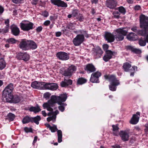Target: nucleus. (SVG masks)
<instances>
[{
    "label": "nucleus",
    "instance_id": "40",
    "mask_svg": "<svg viewBox=\"0 0 148 148\" xmlns=\"http://www.w3.org/2000/svg\"><path fill=\"white\" fill-rule=\"evenodd\" d=\"M60 106H58L59 110L62 112H63L65 109V107L67 105L66 103H62L61 104H59Z\"/></svg>",
    "mask_w": 148,
    "mask_h": 148
},
{
    "label": "nucleus",
    "instance_id": "60",
    "mask_svg": "<svg viewBox=\"0 0 148 148\" xmlns=\"http://www.w3.org/2000/svg\"><path fill=\"white\" fill-rule=\"evenodd\" d=\"M50 23V22L49 20H47L44 23V24L45 26H48Z\"/></svg>",
    "mask_w": 148,
    "mask_h": 148
},
{
    "label": "nucleus",
    "instance_id": "3",
    "mask_svg": "<svg viewBox=\"0 0 148 148\" xmlns=\"http://www.w3.org/2000/svg\"><path fill=\"white\" fill-rule=\"evenodd\" d=\"M106 79H108L110 82V85L109 86V89L112 91H115L116 90V86L119 85L120 82L114 76L111 75L110 77L107 75L104 76Z\"/></svg>",
    "mask_w": 148,
    "mask_h": 148
},
{
    "label": "nucleus",
    "instance_id": "45",
    "mask_svg": "<svg viewBox=\"0 0 148 148\" xmlns=\"http://www.w3.org/2000/svg\"><path fill=\"white\" fill-rule=\"evenodd\" d=\"M77 18L78 19L79 21L82 22L84 21V17L82 14H79L78 15L77 17Z\"/></svg>",
    "mask_w": 148,
    "mask_h": 148
},
{
    "label": "nucleus",
    "instance_id": "49",
    "mask_svg": "<svg viewBox=\"0 0 148 148\" xmlns=\"http://www.w3.org/2000/svg\"><path fill=\"white\" fill-rule=\"evenodd\" d=\"M9 28L5 27V29H0V33L1 34H4L8 32Z\"/></svg>",
    "mask_w": 148,
    "mask_h": 148
},
{
    "label": "nucleus",
    "instance_id": "57",
    "mask_svg": "<svg viewBox=\"0 0 148 148\" xmlns=\"http://www.w3.org/2000/svg\"><path fill=\"white\" fill-rule=\"evenodd\" d=\"M23 0H12V1L16 4H19L21 3Z\"/></svg>",
    "mask_w": 148,
    "mask_h": 148
},
{
    "label": "nucleus",
    "instance_id": "35",
    "mask_svg": "<svg viewBox=\"0 0 148 148\" xmlns=\"http://www.w3.org/2000/svg\"><path fill=\"white\" fill-rule=\"evenodd\" d=\"M15 115L11 113H9L7 116L6 119H8L9 120V121H13L15 118Z\"/></svg>",
    "mask_w": 148,
    "mask_h": 148
},
{
    "label": "nucleus",
    "instance_id": "56",
    "mask_svg": "<svg viewBox=\"0 0 148 148\" xmlns=\"http://www.w3.org/2000/svg\"><path fill=\"white\" fill-rule=\"evenodd\" d=\"M108 45L107 44H104L103 46V47L104 50L106 51L108 50L107 49H108Z\"/></svg>",
    "mask_w": 148,
    "mask_h": 148
},
{
    "label": "nucleus",
    "instance_id": "2",
    "mask_svg": "<svg viewBox=\"0 0 148 148\" xmlns=\"http://www.w3.org/2000/svg\"><path fill=\"white\" fill-rule=\"evenodd\" d=\"M67 97L66 94H61L59 96L52 95L51 97L50 100H48L50 105H53L55 103H57L58 104H61L62 103H65V102Z\"/></svg>",
    "mask_w": 148,
    "mask_h": 148
},
{
    "label": "nucleus",
    "instance_id": "17",
    "mask_svg": "<svg viewBox=\"0 0 148 148\" xmlns=\"http://www.w3.org/2000/svg\"><path fill=\"white\" fill-rule=\"evenodd\" d=\"M52 3L58 7L66 8L67 6V3L61 0H51Z\"/></svg>",
    "mask_w": 148,
    "mask_h": 148
},
{
    "label": "nucleus",
    "instance_id": "44",
    "mask_svg": "<svg viewBox=\"0 0 148 148\" xmlns=\"http://www.w3.org/2000/svg\"><path fill=\"white\" fill-rule=\"evenodd\" d=\"M101 73L100 72L97 71L95 73H92V77H94L95 76L97 78V79H99V77L101 76Z\"/></svg>",
    "mask_w": 148,
    "mask_h": 148
},
{
    "label": "nucleus",
    "instance_id": "29",
    "mask_svg": "<svg viewBox=\"0 0 148 148\" xmlns=\"http://www.w3.org/2000/svg\"><path fill=\"white\" fill-rule=\"evenodd\" d=\"M63 68L61 69L60 72L62 75L66 76H69V77L71 76L72 74L68 70V68L64 71H63Z\"/></svg>",
    "mask_w": 148,
    "mask_h": 148
},
{
    "label": "nucleus",
    "instance_id": "39",
    "mask_svg": "<svg viewBox=\"0 0 148 148\" xmlns=\"http://www.w3.org/2000/svg\"><path fill=\"white\" fill-rule=\"evenodd\" d=\"M68 68L72 74L76 71L77 69L76 67L73 65H71Z\"/></svg>",
    "mask_w": 148,
    "mask_h": 148
},
{
    "label": "nucleus",
    "instance_id": "28",
    "mask_svg": "<svg viewBox=\"0 0 148 148\" xmlns=\"http://www.w3.org/2000/svg\"><path fill=\"white\" fill-rule=\"evenodd\" d=\"M41 110L38 104H36V106L31 107L29 109V110L30 112H33L34 113H36L40 112Z\"/></svg>",
    "mask_w": 148,
    "mask_h": 148
},
{
    "label": "nucleus",
    "instance_id": "51",
    "mask_svg": "<svg viewBox=\"0 0 148 148\" xmlns=\"http://www.w3.org/2000/svg\"><path fill=\"white\" fill-rule=\"evenodd\" d=\"M67 27L69 29H73L74 28V25L72 23H70L67 25Z\"/></svg>",
    "mask_w": 148,
    "mask_h": 148
},
{
    "label": "nucleus",
    "instance_id": "38",
    "mask_svg": "<svg viewBox=\"0 0 148 148\" xmlns=\"http://www.w3.org/2000/svg\"><path fill=\"white\" fill-rule=\"evenodd\" d=\"M86 79L82 77H81L78 79L77 83L78 84L81 85L86 83Z\"/></svg>",
    "mask_w": 148,
    "mask_h": 148
},
{
    "label": "nucleus",
    "instance_id": "9",
    "mask_svg": "<svg viewBox=\"0 0 148 148\" xmlns=\"http://www.w3.org/2000/svg\"><path fill=\"white\" fill-rule=\"evenodd\" d=\"M58 86L56 83H46L44 84V90H55L58 88Z\"/></svg>",
    "mask_w": 148,
    "mask_h": 148
},
{
    "label": "nucleus",
    "instance_id": "18",
    "mask_svg": "<svg viewBox=\"0 0 148 148\" xmlns=\"http://www.w3.org/2000/svg\"><path fill=\"white\" fill-rule=\"evenodd\" d=\"M119 134L121 139L123 141H128L129 139V132L126 130L121 131L119 132Z\"/></svg>",
    "mask_w": 148,
    "mask_h": 148
},
{
    "label": "nucleus",
    "instance_id": "33",
    "mask_svg": "<svg viewBox=\"0 0 148 148\" xmlns=\"http://www.w3.org/2000/svg\"><path fill=\"white\" fill-rule=\"evenodd\" d=\"M31 117L27 116L23 118L22 121V122L23 124L28 123L31 122Z\"/></svg>",
    "mask_w": 148,
    "mask_h": 148
},
{
    "label": "nucleus",
    "instance_id": "48",
    "mask_svg": "<svg viewBox=\"0 0 148 148\" xmlns=\"http://www.w3.org/2000/svg\"><path fill=\"white\" fill-rule=\"evenodd\" d=\"M58 17V15L56 14H54L52 16H51L49 17V18L51 21H54L57 19Z\"/></svg>",
    "mask_w": 148,
    "mask_h": 148
},
{
    "label": "nucleus",
    "instance_id": "62",
    "mask_svg": "<svg viewBox=\"0 0 148 148\" xmlns=\"http://www.w3.org/2000/svg\"><path fill=\"white\" fill-rule=\"evenodd\" d=\"M49 93L48 92L45 93L44 95V97L45 98H49Z\"/></svg>",
    "mask_w": 148,
    "mask_h": 148
},
{
    "label": "nucleus",
    "instance_id": "53",
    "mask_svg": "<svg viewBox=\"0 0 148 148\" xmlns=\"http://www.w3.org/2000/svg\"><path fill=\"white\" fill-rule=\"evenodd\" d=\"M24 130L26 132H32V129L31 128H28L27 127H25L24 128Z\"/></svg>",
    "mask_w": 148,
    "mask_h": 148
},
{
    "label": "nucleus",
    "instance_id": "37",
    "mask_svg": "<svg viewBox=\"0 0 148 148\" xmlns=\"http://www.w3.org/2000/svg\"><path fill=\"white\" fill-rule=\"evenodd\" d=\"M146 40L145 39H143L141 38L139 40L138 43L140 46H145L146 45Z\"/></svg>",
    "mask_w": 148,
    "mask_h": 148
},
{
    "label": "nucleus",
    "instance_id": "6",
    "mask_svg": "<svg viewBox=\"0 0 148 148\" xmlns=\"http://www.w3.org/2000/svg\"><path fill=\"white\" fill-rule=\"evenodd\" d=\"M85 38L83 34L77 35L73 40V44L75 46H79L84 41Z\"/></svg>",
    "mask_w": 148,
    "mask_h": 148
},
{
    "label": "nucleus",
    "instance_id": "8",
    "mask_svg": "<svg viewBox=\"0 0 148 148\" xmlns=\"http://www.w3.org/2000/svg\"><path fill=\"white\" fill-rule=\"evenodd\" d=\"M51 128L50 130L52 132H54L56 131H57V134L58 136V143H61L62 141V133L60 130H58L56 125H53V126L51 127Z\"/></svg>",
    "mask_w": 148,
    "mask_h": 148
},
{
    "label": "nucleus",
    "instance_id": "21",
    "mask_svg": "<svg viewBox=\"0 0 148 148\" xmlns=\"http://www.w3.org/2000/svg\"><path fill=\"white\" fill-rule=\"evenodd\" d=\"M105 38L108 42H113L114 40V37L113 35L109 32H106L104 36Z\"/></svg>",
    "mask_w": 148,
    "mask_h": 148
},
{
    "label": "nucleus",
    "instance_id": "1",
    "mask_svg": "<svg viewBox=\"0 0 148 148\" xmlns=\"http://www.w3.org/2000/svg\"><path fill=\"white\" fill-rule=\"evenodd\" d=\"M140 27L143 29H138L136 26L132 27L131 29L139 35L145 36L148 33V17L142 14L140 16Z\"/></svg>",
    "mask_w": 148,
    "mask_h": 148
},
{
    "label": "nucleus",
    "instance_id": "24",
    "mask_svg": "<svg viewBox=\"0 0 148 148\" xmlns=\"http://www.w3.org/2000/svg\"><path fill=\"white\" fill-rule=\"evenodd\" d=\"M85 69L87 71L88 73H90L94 72L95 71L96 68L92 64H89L86 65Z\"/></svg>",
    "mask_w": 148,
    "mask_h": 148
},
{
    "label": "nucleus",
    "instance_id": "30",
    "mask_svg": "<svg viewBox=\"0 0 148 148\" xmlns=\"http://www.w3.org/2000/svg\"><path fill=\"white\" fill-rule=\"evenodd\" d=\"M127 49L136 54H139L141 52V50L138 49L134 48V47L132 46H128L127 47Z\"/></svg>",
    "mask_w": 148,
    "mask_h": 148
},
{
    "label": "nucleus",
    "instance_id": "50",
    "mask_svg": "<svg viewBox=\"0 0 148 148\" xmlns=\"http://www.w3.org/2000/svg\"><path fill=\"white\" fill-rule=\"evenodd\" d=\"M112 127L113 128V131L118 132L119 131V128L117 125H113Z\"/></svg>",
    "mask_w": 148,
    "mask_h": 148
},
{
    "label": "nucleus",
    "instance_id": "43",
    "mask_svg": "<svg viewBox=\"0 0 148 148\" xmlns=\"http://www.w3.org/2000/svg\"><path fill=\"white\" fill-rule=\"evenodd\" d=\"M59 111L58 110H56L54 111V113L52 114L53 115L51 116H50L52 120H55L56 118V115L59 113Z\"/></svg>",
    "mask_w": 148,
    "mask_h": 148
},
{
    "label": "nucleus",
    "instance_id": "13",
    "mask_svg": "<svg viewBox=\"0 0 148 148\" xmlns=\"http://www.w3.org/2000/svg\"><path fill=\"white\" fill-rule=\"evenodd\" d=\"M16 57L18 59L23 60L25 61H27L29 59V55L26 52L18 53Z\"/></svg>",
    "mask_w": 148,
    "mask_h": 148
},
{
    "label": "nucleus",
    "instance_id": "36",
    "mask_svg": "<svg viewBox=\"0 0 148 148\" xmlns=\"http://www.w3.org/2000/svg\"><path fill=\"white\" fill-rule=\"evenodd\" d=\"M92 74L91 75V77L90 79V81L92 83H99V79H97V78L95 76L92 77Z\"/></svg>",
    "mask_w": 148,
    "mask_h": 148
},
{
    "label": "nucleus",
    "instance_id": "25",
    "mask_svg": "<svg viewBox=\"0 0 148 148\" xmlns=\"http://www.w3.org/2000/svg\"><path fill=\"white\" fill-rule=\"evenodd\" d=\"M14 89L13 84L10 83L8 84L3 90V92H6L7 93H12Z\"/></svg>",
    "mask_w": 148,
    "mask_h": 148
},
{
    "label": "nucleus",
    "instance_id": "22",
    "mask_svg": "<svg viewBox=\"0 0 148 148\" xmlns=\"http://www.w3.org/2000/svg\"><path fill=\"white\" fill-rule=\"evenodd\" d=\"M10 29L12 34L15 36H18L20 33V30L17 26L14 25H12L10 27Z\"/></svg>",
    "mask_w": 148,
    "mask_h": 148
},
{
    "label": "nucleus",
    "instance_id": "47",
    "mask_svg": "<svg viewBox=\"0 0 148 148\" xmlns=\"http://www.w3.org/2000/svg\"><path fill=\"white\" fill-rule=\"evenodd\" d=\"M113 14L114 17L115 18H119L120 17V14L118 11L114 12L113 13Z\"/></svg>",
    "mask_w": 148,
    "mask_h": 148
},
{
    "label": "nucleus",
    "instance_id": "52",
    "mask_svg": "<svg viewBox=\"0 0 148 148\" xmlns=\"http://www.w3.org/2000/svg\"><path fill=\"white\" fill-rule=\"evenodd\" d=\"M64 81L66 82V84H67V86L69 85H71L72 83V81L70 79H64Z\"/></svg>",
    "mask_w": 148,
    "mask_h": 148
},
{
    "label": "nucleus",
    "instance_id": "14",
    "mask_svg": "<svg viewBox=\"0 0 148 148\" xmlns=\"http://www.w3.org/2000/svg\"><path fill=\"white\" fill-rule=\"evenodd\" d=\"M49 103V101H48L47 102L44 103L42 105L44 109L46 108L48 111L50 112L47 114V115L48 116H50L51 115H52L54 112L53 111V109L52 108L54 106L53 105H50Z\"/></svg>",
    "mask_w": 148,
    "mask_h": 148
},
{
    "label": "nucleus",
    "instance_id": "27",
    "mask_svg": "<svg viewBox=\"0 0 148 148\" xmlns=\"http://www.w3.org/2000/svg\"><path fill=\"white\" fill-rule=\"evenodd\" d=\"M29 49H34L37 48V46L36 43L32 40H29Z\"/></svg>",
    "mask_w": 148,
    "mask_h": 148
},
{
    "label": "nucleus",
    "instance_id": "20",
    "mask_svg": "<svg viewBox=\"0 0 148 148\" xmlns=\"http://www.w3.org/2000/svg\"><path fill=\"white\" fill-rule=\"evenodd\" d=\"M117 2L114 0H107L106 5L107 7L110 9H114L117 5Z\"/></svg>",
    "mask_w": 148,
    "mask_h": 148
},
{
    "label": "nucleus",
    "instance_id": "46",
    "mask_svg": "<svg viewBox=\"0 0 148 148\" xmlns=\"http://www.w3.org/2000/svg\"><path fill=\"white\" fill-rule=\"evenodd\" d=\"M118 10L121 13L124 14L125 13V10L123 6H120L119 7Z\"/></svg>",
    "mask_w": 148,
    "mask_h": 148
},
{
    "label": "nucleus",
    "instance_id": "55",
    "mask_svg": "<svg viewBox=\"0 0 148 148\" xmlns=\"http://www.w3.org/2000/svg\"><path fill=\"white\" fill-rule=\"evenodd\" d=\"M61 86L62 87H64L67 86V84H66V83L65 81H62L60 84Z\"/></svg>",
    "mask_w": 148,
    "mask_h": 148
},
{
    "label": "nucleus",
    "instance_id": "63",
    "mask_svg": "<svg viewBox=\"0 0 148 148\" xmlns=\"http://www.w3.org/2000/svg\"><path fill=\"white\" fill-rule=\"evenodd\" d=\"M120 146L118 145H115L112 146V148H120Z\"/></svg>",
    "mask_w": 148,
    "mask_h": 148
},
{
    "label": "nucleus",
    "instance_id": "64",
    "mask_svg": "<svg viewBox=\"0 0 148 148\" xmlns=\"http://www.w3.org/2000/svg\"><path fill=\"white\" fill-rule=\"evenodd\" d=\"M146 128L145 129V133H147L148 132V125L146 124L145 125Z\"/></svg>",
    "mask_w": 148,
    "mask_h": 148
},
{
    "label": "nucleus",
    "instance_id": "10",
    "mask_svg": "<svg viewBox=\"0 0 148 148\" xmlns=\"http://www.w3.org/2000/svg\"><path fill=\"white\" fill-rule=\"evenodd\" d=\"M45 82H41L36 81L33 82L31 84V86L36 89L40 90H44Z\"/></svg>",
    "mask_w": 148,
    "mask_h": 148
},
{
    "label": "nucleus",
    "instance_id": "23",
    "mask_svg": "<svg viewBox=\"0 0 148 148\" xmlns=\"http://www.w3.org/2000/svg\"><path fill=\"white\" fill-rule=\"evenodd\" d=\"M136 114L140 116V112H136V114H134L133 115V117L130 121V123L131 124H136L138 122L139 117Z\"/></svg>",
    "mask_w": 148,
    "mask_h": 148
},
{
    "label": "nucleus",
    "instance_id": "15",
    "mask_svg": "<svg viewBox=\"0 0 148 148\" xmlns=\"http://www.w3.org/2000/svg\"><path fill=\"white\" fill-rule=\"evenodd\" d=\"M20 25L22 30L23 31H28L33 29L34 24L30 22H29V23L27 24H24L21 23H20Z\"/></svg>",
    "mask_w": 148,
    "mask_h": 148
},
{
    "label": "nucleus",
    "instance_id": "32",
    "mask_svg": "<svg viewBox=\"0 0 148 148\" xmlns=\"http://www.w3.org/2000/svg\"><path fill=\"white\" fill-rule=\"evenodd\" d=\"M41 118L39 116L37 115L34 117H31V122H34L36 124L38 125L39 121L41 120Z\"/></svg>",
    "mask_w": 148,
    "mask_h": 148
},
{
    "label": "nucleus",
    "instance_id": "42",
    "mask_svg": "<svg viewBox=\"0 0 148 148\" xmlns=\"http://www.w3.org/2000/svg\"><path fill=\"white\" fill-rule=\"evenodd\" d=\"M7 41L10 43L13 44L15 43L17 41L14 38H11L7 39Z\"/></svg>",
    "mask_w": 148,
    "mask_h": 148
},
{
    "label": "nucleus",
    "instance_id": "26",
    "mask_svg": "<svg viewBox=\"0 0 148 148\" xmlns=\"http://www.w3.org/2000/svg\"><path fill=\"white\" fill-rule=\"evenodd\" d=\"M137 36L136 34L133 32H130L127 36V38L129 40L134 41L136 40Z\"/></svg>",
    "mask_w": 148,
    "mask_h": 148
},
{
    "label": "nucleus",
    "instance_id": "7",
    "mask_svg": "<svg viewBox=\"0 0 148 148\" xmlns=\"http://www.w3.org/2000/svg\"><path fill=\"white\" fill-rule=\"evenodd\" d=\"M13 96L12 93H9V92H3L2 100L4 102L11 103Z\"/></svg>",
    "mask_w": 148,
    "mask_h": 148
},
{
    "label": "nucleus",
    "instance_id": "41",
    "mask_svg": "<svg viewBox=\"0 0 148 148\" xmlns=\"http://www.w3.org/2000/svg\"><path fill=\"white\" fill-rule=\"evenodd\" d=\"M79 12L78 10L75 9L73 10L72 12V17H75L78 15Z\"/></svg>",
    "mask_w": 148,
    "mask_h": 148
},
{
    "label": "nucleus",
    "instance_id": "58",
    "mask_svg": "<svg viewBox=\"0 0 148 148\" xmlns=\"http://www.w3.org/2000/svg\"><path fill=\"white\" fill-rule=\"evenodd\" d=\"M9 20L8 19H7L6 20H5V23L6 25V27H7L9 28Z\"/></svg>",
    "mask_w": 148,
    "mask_h": 148
},
{
    "label": "nucleus",
    "instance_id": "19",
    "mask_svg": "<svg viewBox=\"0 0 148 148\" xmlns=\"http://www.w3.org/2000/svg\"><path fill=\"white\" fill-rule=\"evenodd\" d=\"M116 52H112L111 50L106 51V54L103 58V60L107 62L112 58V56L114 55V54H116Z\"/></svg>",
    "mask_w": 148,
    "mask_h": 148
},
{
    "label": "nucleus",
    "instance_id": "61",
    "mask_svg": "<svg viewBox=\"0 0 148 148\" xmlns=\"http://www.w3.org/2000/svg\"><path fill=\"white\" fill-rule=\"evenodd\" d=\"M140 6L139 5H136L134 8V9L135 10H139L140 8Z\"/></svg>",
    "mask_w": 148,
    "mask_h": 148
},
{
    "label": "nucleus",
    "instance_id": "4",
    "mask_svg": "<svg viewBox=\"0 0 148 148\" xmlns=\"http://www.w3.org/2000/svg\"><path fill=\"white\" fill-rule=\"evenodd\" d=\"M116 34L114 36L115 38L117 41H121L124 38V36L126 35L127 32L126 30L121 28L118 29L116 30Z\"/></svg>",
    "mask_w": 148,
    "mask_h": 148
},
{
    "label": "nucleus",
    "instance_id": "31",
    "mask_svg": "<svg viewBox=\"0 0 148 148\" xmlns=\"http://www.w3.org/2000/svg\"><path fill=\"white\" fill-rule=\"evenodd\" d=\"M21 97L17 95H15L13 96L11 103H19L21 100Z\"/></svg>",
    "mask_w": 148,
    "mask_h": 148
},
{
    "label": "nucleus",
    "instance_id": "5",
    "mask_svg": "<svg viewBox=\"0 0 148 148\" xmlns=\"http://www.w3.org/2000/svg\"><path fill=\"white\" fill-rule=\"evenodd\" d=\"M131 67V65L128 62H126L123 64V69L124 71L126 72H130V76H133L134 73L135 72V69L137 70V67L135 66H133L132 68L130 69Z\"/></svg>",
    "mask_w": 148,
    "mask_h": 148
},
{
    "label": "nucleus",
    "instance_id": "59",
    "mask_svg": "<svg viewBox=\"0 0 148 148\" xmlns=\"http://www.w3.org/2000/svg\"><path fill=\"white\" fill-rule=\"evenodd\" d=\"M42 28L41 26L38 27L36 29V30L37 32H41L42 30Z\"/></svg>",
    "mask_w": 148,
    "mask_h": 148
},
{
    "label": "nucleus",
    "instance_id": "11",
    "mask_svg": "<svg viewBox=\"0 0 148 148\" xmlns=\"http://www.w3.org/2000/svg\"><path fill=\"white\" fill-rule=\"evenodd\" d=\"M28 41L27 40L22 39L18 45L19 47L23 50H28Z\"/></svg>",
    "mask_w": 148,
    "mask_h": 148
},
{
    "label": "nucleus",
    "instance_id": "16",
    "mask_svg": "<svg viewBox=\"0 0 148 148\" xmlns=\"http://www.w3.org/2000/svg\"><path fill=\"white\" fill-rule=\"evenodd\" d=\"M56 56L59 59L62 60H66L69 58V54L63 52H59L57 53L56 54Z\"/></svg>",
    "mask_w": 148,
    "mask_h": 148
},
{
    "label": "nucleus",
    "instance_id": "34",
    "mask_svg": "<svg viewBox=\"0 0 148 148\" xmlns=\"http://www.w3.org/2000/svg\"><path fill=\"white\" fill-rule=\"evenodd\" d=\"M5 62L3 58H0V70H1L3 69L5 67Z\"/></svg>",
    "mask_w": 148,
    "mask_h": 148
},
{
    "label": "nucleus",
    "instance_id": "12",
    "mask_svg": "<svg viewBox=\"0 0 148 148\" xmlns=\"http://www.w3.org/2000/svg\"><path fill=\"white\" fill-rule=\"evenodd\" d=\"M92 51L94 55L96 56L97 58H100L103 53L102 49L98 46L93 48Z\"/></svg>",
    "mask_w": 148,
    "mask_h": 148
},
{
    "label": "nucleus",
    "instance_id": "54",
    "mask_svg": "<svg viewBox=\"0 0 148 148\" xmlns=\"http://www.w3.org/2000/svg\"><path fill=\"white\" fill-rule=\"evenodd\" d=\"M42 15L44 17H46L48 16L49 13L47 11H44L42 12Z\"/></svg>",
    "mask_w": 148,
    "mask_h": 148
}]
</instances>
